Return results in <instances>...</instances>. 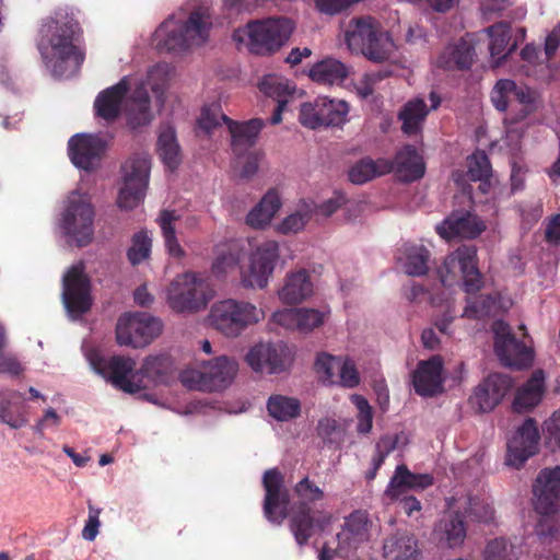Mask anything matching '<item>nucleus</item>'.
I'll return each mask as SVG.
<instances>
[{
	"label": "nucleus",
	"instance_id": "nucleus-53",
	"mask_svg": "<svg viewBox=\"0 0 560 560\" xmlns=\"http://www.w3.org/2000/svg\"><path fill=\"white\" fill-rule=\"evenodd\" d=\"M341 357L331 355L323 352L316 357L315 372L319 380L327 385H337V375L339 374V364Z\"/></svg>",
	"mask_w": 560,
	"mask_h": 560
},
{
	"label": "nucleus",
	"instance_id": "nucleus-56",
	"mask_svg": "<svg viewBox=\"0 0 560 560\" xmlns=\"http://www.w3.org/2000/svg\"><path fill=\"white\" fill-rule=\"evenodd\" d=\"M152 237L147 230H141L132 237V244L128 249V259L132 265H139L150 256Z\"/></svg>",
	"mask_w": 560,
	"mask_h": 560
},
{
	"label": "nucleus",
	"instance_id": "nucleus-30",
	"mask_svg": "<svg viewBox=\"0 0 560 560\" xmlns=\"http://www.w3.org/2000/svg\"><path fill=\"white\" fill-rule=\"evenodd\" d=\"M430 107L424 100L415 97L408 101L399 112L398 118L401 121V130L408 135L418 133L431 109H436L441 104V97L432 92L429 95Z\"/></svg>",
	"mask_w": 560,
	"mask_h": 560
},
{
	"label": "nucleus",
	"instance_id": "nucleus-3",
	"mask_svg": "<svg viewBox=\"0 0 560 560\" xmlns=\"http://www.w3.org/2000/svg\"><path fill=\"white\" fill-rule=\"evenodd\" d=\"M525 37V30L518 28L513 34L509 23H495L478 34H469L454 46H448L436 59V66L443 69L468 68L474 56L480 50L479 43L487 40L488 50L494 67L500 66Z\"/></svg>",
	"mask_w": 560,
	"mask_h": 560
},
{
	"label": "nucleus",
	"instance_id": "nucleus-45",
	"mask_svg": "<svg viewBox=\"0 0 560 560\" xmlns=\"http://www.w3.org/2000/svg\"><path fill=\"white\" fill-rule=\"evenodd\" d=\"M242 247L235 241H228L215 245L214 259L211 265V272L217 278L225 277L240 262Z\"/></svg>",
	"mask_w": 560,
	"mask_h": 560
},
{
	"label": "nucleus",
	"instance_id": "nucleus-43",
	"mask_svg": "<svg viewBox=\"0 0 560 560\" xmlns=\"http://www.w3.org/2000/svg\"><path fill=\"white\" fill-rule=\"evenodd\" d=\"M350 68L332 57L315 62L308 70L310 79L323 85H339L348 78Z\"/></svg>",
	"mask_w": 560,
	"mask_h": 560
},
{
	"label": "nucleus",
	"instance_id": "nucleus-38",
	"mask_svg": "<svg viewBox=\"0 0 560 560\" xmlns=\"http://www.w3.org/2000/svg\"><path fill=\"white\" fill-rule=\"evenodd\" d=\"M491 101L499 110H505L514 104H520L526 109L533 101V93L527 88L517 86L512 80L502 79L494 85Z\"/></svg>",
	"mask_w": 560,
	"mask_h": 560
},
{
	"label": "nucleus",
	"instance_id": "nucleus-27",
	"mask_svg": "<svg viewBox=\"0 0 560 560\" xmlns=\"http://www.w3.org/2000/svg\"><path fill=\"white\" fill-rule=\"evenodd\" d=\"M485 229L483 221L470 212H453L435 228L436 233L446 241L456 237L474 238Z\"/></svg>",
	"mask_w": 560,
	"mask_h": 560
},
{
	"label": "nucleus",
	"instance_id": "nucleus-2",
	"mask_svg": "<svg viewBox=\"0 0 560 560\" xmlns=\"http://www.w3.org/2000/svg\"><path fill=\"white\" fill-rule=\"evenodd\" d=\"M213 27L210 7L194 4L186 12L163 21L152 35L151 44L159 51L185 54L205 45Z\"/></svg>",
	"mask_w": 560,
	"mask_h": 560
},
{
	"label": "nucleus",
	"instance_id": "nucleus-33",
	"mask_svg": "<svg viewBox=\"0 0 560 560\" xmlns=\"http://www.w3.org/2000/svg\"><path fill=\"white\" fill-rule=\"evenodd\" d=\"M546 375L542 370H536L532 376L521 385L514 395L512 408L523 413L529 412L541 401L546 393Z\"/></svg>",
	"mask_w": 560,
	"mask_h": 560
},
{
	"label": "nucleus",
	"instance_id": "nucleus-46",
	"mask_svg": "<svg viewBox=\"0 0 560 560\" xmlns=\"http://www.w3.org/2000/svg\"><path fill=\"white\" fill-rule=\"evenodd\" d=\"M430 253L419 244H405L398 256L404 271L409 276H422L429 269Z\"/></svg>",
	"mask_w": 560,
	"mask_h": 560
},
{
	"label": "nucleus",
	"instance_id": "nucleus-35",
	"mask_svg": "<svg viewBox=\"0 0 560 560\" xmlns=\"http://www.w3.org/2000/svg\"><path fill=\"white\" fill-rule=\"evenodd\" d=\"M317 212V203L312 199H301L276 225L275 231L282 235H294L305 230Z\"/></svg>",
	"mask_w": 560,
	"mask_h": 560
},
{
	"label": "nucleus",
	"instance_id": "nucleus-51",
	"mask_svg": "<svg viewBox=\"0 0 560 560\" xmlns=\"http://www.w3.org/2000/svg\"><path fill=\"white\" fill-rule=\"evenodd\" d=\"M172 362L167 355L148 357L140 370L147 386L150 383H164L171 371Z\"/></svg>",
	"mask_w": 560,
	"mask_h": 560
},
{
	"label": "nucleus",
	"instance_id": "nucleus-32",
	"mask_svg": "<svg viewBox=\"0 0 560 560\" xmlns=\"http://www.w3.org/2000/svg\"><path fill=\"white\" fill-rule=\"evenodd\" d=\"M258 86L260 92L277 101V105L270 118V124H280L282 121V113L288 104L289 97L296 90L295 84L280 74H267L261 79Z\"/></svg>",
	"mask_w": 560,
	"mask_h": 560
},
{
	"label": "nucleus",
	"instance_id": "nucleus-52",
	"mask_svg": "<svg viewBox=\"0 0 560 560\" xmlns=\"http://www.w3.org/2000/svg\"><path fill=\"white\" fill-rule=\"evenodd\" d=\"M22 400V395L19 392L12 390L7 392L0 401V418L11 428L19 429L27 422L26 417L22 412H18L16 416H13L11 412V408L18 407Z\"/></svg>",
	"mask_w": 560,
	"mask_h": 560
},
{
	"label": "nucleus",
	"instance_id": "nucleus-4",
	"mask_svg": "<svg viewBox=\"0 0 560 560\" xmlns=\"http://www.w3.org/2000/svg\"><path fill=\"white\" fill-rule=\"evenodd\" d=\"M75 24L54 19L45 22L40 28L38 49L55 77L69 78L75 74L83 62L84 55L73 44Z\"/></svg>",
	"mask_w": 560,
	"mask_h": 560
},
{
	"label": "nucleus",
	"instance_id": "nucleus-15",
	"mask_svg": "<svg viewBox=\"0 0 560 560\" xmlns=\"http://www.w3.org/2000/svg\"><path fill=\"white\" fill-rule=\"evenodd\" d=\"M162 322L145 313H126L118 318L116 339L120 346L142 348L162 332Z\"/></svg>",
	"mask_w": 560,
	"mask_h": 560
},
{
	"label": "nucleus",
	"instance_id": "nucleus-8",
	"mask_svg": "<svg viewBox=\"0 0 560 560\" xmlns=\"http://www.w3.org/2000/svg\"><path fill=\"white\" fill-rule=\"evenodd\" d=\"M265 311L257 305L236 299H224L212 304L209 325L228 338L241 336L248 327L265 318Z\"/></svg>",
	"mask_w": 560,
	"mask_h": 560
},
{
	"label": "nucleus",
	"instance_id": "nucleus-60",
	"mask_svg": "<svg viewBox=\"0 0 560 560\" xmlns=\"http://www.w3.org/2000/svg\"><path fill=\"white\" fill-rule=\"evenodd\" d=\"M493 307L494 302L488 295L468 298L462 316L466 318L480 319L490 315Z\"/></svg>",
	"mask_w": 560,
	"mask_h": 560
},
{
	"label": "nucleus",
	"instance_id": "nucleus-37",
	"mask_svg": "<svg viewBox=\"0 0 560 560\" xmlns=\"http://www.w3.org/2000/svg\"><path fill=\"white\" fill-rule=\"evenodd\" d=\"M433 483L428 474H412L405 465L397 466L394 476L385 490V495L397 500L408 490H423Z\"/></svg>",
	"mask_w": 560,
	"mask_h": 560
},
{
	"label": "nucleus",
	"instance_id": "nucleus-49",
	"mask_svg": "<svg viewBox=\"0 0 560 560\" xmlns=\"http://www.w3.org/2000/svg\"><path fill=\"white\" fill-rule=\"evenodd\" d=\"M158 152L170 170H174L179 164L180 150L172 127L166 126L161 129L158 138Z\"/></svg>",
	"mask_w": 560,
	"mask_h": 560
},
{
	"label": "nucleus",
	"instance_id": "nucleus-24",
	"mask_svg": "<svg viewBox=\"0 0 560 560\" xmlns=\"http://www.w3.org/2000/svg\"><path fill=\"white\" fill-rule=\"evenodd\" d=\"M277 298L283 305H299L314 294L311 275L305 269L288 272L277 289Z\"/></svg>",
	"mask_w": 560,
	"mask_h": 560
},
{
	"label": "nucleus",
	"instance_id": "nucleus-11",
	"mask_svg": "<svg viewBox=\"0 0 560 560\" xmlns=\"http://www.w3.org/2000/svg\"><path fill=\"white\" fill-rule=\"evenodd\" d=\"M279 260L280 246L276 241H265L252 247L240 267L242 287L252 290L267 288Z\"/></svg>",
	"mask_w": 560,
	"mask_h": 560
},
{
	"label": "nucleus",
	"instance_id": "nucleus-54",
	"mask_svg": "<svg viewBox=\"0 0 560 560\" xmlns=\"http://www.w3.org/2000/svg\"><path fill=\"white\" fill-rule=\"evenodd\" d=\"M299 121L302 126L308 129L327 127L323 116L320 97L301 104L299 110Z\"/></svg>",
	"mask_w": 560,
	"mask_h": 560
},
{
	"label": "nucleus",
	"instance_id": "nucleus-57",
	"mask_svg": "<svg viewBox=\"0 0 560 560\" xmlns=\"http://www.w3.org/2000/svg\"><path fill=\"white\" fill-rule=\"evenodd\" d=\"M229 121H231V119L222 113L219 104H210L202 107L198 125L206 133H210L218 128L221 122H224L228 126Z\"/></svg>",
	"mask_w": 560,
	"mask_h": 560
},
{
	"label": "nucleus",
	"instance_id": "nucleus-41",
	"mask_svg": "<svg viewBox=\"0 0 560 560\" xmlns=\"http://www.w3.org/2000/svg\"><path fill=\"white\" fill-rule=\"evenodd\" d=\"M382 551L386 560H415L419 555L418 539L408 532H397L384 539Z\"/></svg>",
	"mask_w": 560,
	"mask_h": 560
},
{
	"label": "nucleus",
	"instance_id": "nucleus-29",
	"mask_svg": "<svg viewBox=\"0 0 560 560\" xmlns=\"http://www.w3.org/2000/svg\"><path fill=\"white\" fill-rule=\"evenodd\" d=\"M206 370L209 393L222 392L229 388L238 373V362L228 355H219L203 362Z\"/></svg>",
	"mask_w": 560,
	"mask_h": 560
},
{
	"label": "nucleus",
	"instance_id": "nucleus-61",
	"mask_svg": "<svg viewBox=\"0 0 560 560\" xmlns=\"http://www.w3.org/2000/svg\"><path fill=\"white\" fill-rule=\"evenodd\" d=\"M7 343L5 329L0 324V373L19 375L23 371V368L13 354L5 352Z\"/></svg>",
	"mask_w": 560,
	"mask_h": 560
},
{
	"label": "nucleus",
	"instance_id": "nucleus-58",
	"mask_svg": "<svg viewBox=\"0 0 560 560\" xmlns=\"http://www.w3.org/2000/svg\"><path fill=\"white\" fill-rule=\"evenodd\" d=\"M233 172L236 177L242 179L252 178L258 171V155L253 151L246 153L233 154Z\"/></svg>",
	"mask_w": 560,
	"mask_h": 560
},
{
	"label": "nucleus",
	"instance_id": "nucleus-36",
	"mask_svg": "<svg viewBox=\"0 0 560 560\" xmlns=\"http://www.w3.org/2000/svg\"><path fill=\"white\" fill-rule=\"evenodd\" d=\"M448 509H458L475 521L489 523L494 520L495 511L490 499L480 492L467 493L447 501Z\"/></svg>",
	"mask_w": 560,
	"mask_h": 560
},
{
	"label": "nucleus",
	"instance_id": "nucleus-1",
	"mask_svg": "<svg viewBox=\"0 0 560 560\" xmlns=\"http://www.w3.org/2000/svg\"><path fill=\"white\" fill-rule=\"evenodd\" d=\"M172 74L168 63L161 62L151 67L145 78L127 75L117 84L106 89L96 97V115L107 121L124 113L128 125L138 128L151 122L153 114L147 86L155 93L162 92Z\"/></svg>",
	"mask_w": 560,
	"mask_h": 560
},
{
	"label": "nucleus",
	"instance_id": "nucleus-59",
	"mask_svg": "<svg viewBox=\"0 0 560 560\" xmlns=\"http://www.w3.org/2000/svg\"><path fill=\"white\" fill-rule=\"evenodd\" d=\"M351 402L357 408V430L359 433L368 434L373 427V411L369 401L361 395L353 394L350 396Z\"/></svg>",
	"mask_w": 560,
	"mask_h": 560
},
{
	"label": "nucleus",
	"instance_id": "nucleus-50",
	"mask_svg": "<svg viewBox=\"0 0 560 560\" xmlns=\"http://www.w3.org/2000/svg\"><path fill=\"white\" fill-rule=\"evenodd\" d=\"M267 410L278 421H289L300 413V402L293 397L273 395L269 397Z\"/></svg>",
	"mask_w": 560,
	"mask_h": 560
},
{
	"label": "nucleus",
	"instance_id": "nucleus-31",
	"mask_svg": "<svg viewBox=\"0 0 560 560\" xmlns=\"http://www.w3.org/2000/svg\"><path fill=\"white\" fill-rule=\"evenodd\" d=\"M460 512L462 510L458 509H450L438 520L433 528V537L436 541L450 548L464 544L467 529Z\"/></svg>",
	"mask_w": 560,
	"mask_h": 560
},
{
	"label": "nucleus",
	"instance_id": "nucleus-26",
	"mask_svg": "<svg viewBox=\"0 0 560 560\" xmlns=\"http://www.w3.org/2000/svg\"><path fill=\"white\" fill-rule=\"evenodd\" d=\"M69 155L72 163L82 170H94L104 151V142L96 136L77 135L69 140Z\"/></svg>",
	"mask_w": 560,
	"mask_h": 560
},
{
	"label": "nucleus",
	"instance_id": "nucleus-6",
	"mask_svg": "<svg viewBox=\"0 0 560 560\" xmlns=\"http://www.w3.org/2000/svg\"><path fill=\"white\" fill-rule=\"evenodd\" d=\"M214 298V290L200 272L185 271L176 275L165 289L168 307L178 314L198 313Z\"/></svg>",
	"mask_w": 560,
	"mask_h": 560
},
{
	"label": "nucleus",
	"instance_id": "nucleus-16",
	"mask_svg": "<svg viewBox=\"0 0 560 560\" xmlns=\"http://www.w3.org/2000/svg\"><path fill=\"white\" fill-rule=\"evenodd\" d=\"M245 362L256 373L280 374L292 365L293 353L283 342L260 341L248 349Z\"/></svg>",
	"mask_w": 560,
	"mask_h": 560
},
{
	"label": "nucleus",
	"instance_id": "nucleus-9",
	"mask_svg": "<svg viewBox=\"0 0 560 560\" xmlns=\"http://www.w3.org/2000/svg\"><path fill=\"white\" fill-rule=\"evenodd\" d=\"M94 217L89 195L73 190L63 200L58 226L69 244L86 246L93 240Z\"/></svg>",
	"mask_w": 560,
	"mask_h": 560
},
{
	"label": "nucleus",
	"instance_id": "nucleus-55",
	"mask_svg": "<svg viewBox=\"0 0 560 560\" xmlns=\"http://www.w3.org/2000/svg\"><path fill=\"white\" fill-rule=\"evenodd\" d=\"M323 116L326 126H339L347 120L349 105L343 100H332L322 96Z\"/></svg>",
	"mask_w": 560,
	"mask_h": 560
},
{
	"label": "nucleus",
	"instance_id": "nucleus-42",
	"mask_svg": "<svg viewBox=\"0 0 560 560\" xmlns=\"http://www.w3.org/2000/svg\"><path fill=\"white\" fill-rule=\"evenodd\" d=\"M281 207L282 199L280 194L276 189L271 188L247 213L246 223L253 229H265L271 223Z\"/></svg>",
	"mask_w": 560,
	"mask_h": 560
},
{
	"label": "nucleus",
	"instance_id": "nucleus-18",
	"mask_svg": "<svg viewBox=\"0 0 560 560\" xmlns=\"http://www.w3.org/2000/svg\"><path fill=\"white\" fill-rule=\"evenodd\" d=\"M492 331L494 335V351L503 365L523 369L532 364V350L515 339L505 323L502 320L494 322Z\"/></svg>",
	"mask_w": 560,
	"mask_h": 560
},
{
	"label": "nucleus",
	"instance_id": "nucleus-62",
	"mask_svg": "<svg viewBox=\"0 0 560 560\" xmlns=\"http://www.w3.org/2000/svg\"><path fill=\"white\" fill-rule=\"evenodd\" d=\"M182 384L188 389L209 392L206 370L202 371L195 368H187L179 374Z\"/></svg>",
	"mask_w": 560,
	"mask_h": 560
},
{
	"label": "nucleus",
	"instance_id": "nucleus-22",
	"mask_svg": "<svg viewBox=\"0 0 560 560\" xmlns=\"http://www.w3.org/2000/svg\"><path fill=\"white\" fill-rule=\"evenodd\" d=\"M262 485L266 491L265 515L270 522L280 524L287 517L289 505V494L283 486V477L277 469H269L264 475Z\"/></svg>",
	"mask_w": 560,
	"mask_h": 560
},
{
	"label": "nucleus",
	"instance_id": "nucleus-64",
	"mask_svg": "<svg viewBox=\"0 0 560 560\" xmlns=\"http://www.w3.org/2000/svg\"><path fill=\"white\" fill-rule=\"evenodd\" d=\"M512 545L503 538L490 540L483 551L486 560H510Z\"/></svg>",
	"mask_w": 560,
	"mask_h": 560
},
{
	"label": "nucleus",
	"instance_id": "nucleus-40",
	"mask_svg": "<svg viewBox=\"0 0 560 560\" xmlns=\"http://www.w3.org/2000/svg\"><path fill=\"white\" fill-rule=\"evenodd\" d=\"M396 176L404 182H413L424 175L425 166L422 156L411 145L404 147L390 163Z\"/></svg>",
	"mask_w": 560,
	"mask_h": 560
},
{
	"label": "nucleus",
	"instance_id": "nucleus-44",
	"mask_svg": "<svg viewBox=\"0 0 560 560\" xmlns=\"http://www.w3.org/2000/svg\"><path fill=\"white\" fill-rule=\"evenodd\" d=\"M179 219L180 214L177 211L168 209L160 211L156 218V223L161 229L165 250L175 259H182L186 256V252L176 233V223Z\"/></svg>",
	"mask_w": 560,
	"mask_h": 560
},
{
	"label": "nucleus",
	"instance_id": "nucleus-23",
	"mask_svg": "<svg viewBox=\"0 0 560 560\" xmlns=\"http://www.w3.org/2000/svg\"><path fill=\"white\" fill-rule=\"evenodd\" d=\"M513 386L512 378L506 374L492 373L480 383L470 400L480 411L494 409Z\"/></svg>",
	"mask_w": 560,
	"mask_h": 560
},
{
	"label": "nucleus",
	"instance_id": "nucleus-34",
	"mask_svg": "<svg viewBox=\"0 0 560 560\" xmlns=\"http://www.w3.org/2000/svg\"><path fill=\"white\" fill-rule=\"evenodd\" d=\"M380 27V24L372 18L350 20L343 28V40L347 48L352 54L361 55Z\"/></svg>",
	"mask_w": 560,
	"mask_h": 560
},
{
	"label": "nucleus",
	"instance_id": "nucleus-21",
	"mask_svg": "<svg viewBox=\"0 0 560 560\" xmlns=\"http://www.w3.org/2000/svg\"><path fill=\"white\" fill-rule=\"evenodd\" d=\"M535 510L549 515L560 509V466L542 469L534 483Z\"/></svg>",
	"mask_w": 560,
	"mask_h": 560
},
{
	"label": "nucleus",
	"instance_id": "nucleus-28",
	"mask_svg": "<svg viewBox=\"0 0 560 560\" xmlns=\"http://www.w3.org/2000/svg\"><path fill=\"white\" fill-rule=\"evenodd\" d=\"M467 178L472 182H480L479 189L489 194L495 180L492 177L491 165L488 156L482 151H477L467 158V173L459 171L453 173V179L457 186L466 191Z\"/></svg>",
	"mask_w": 560,
	"mask_h": 560
},
{
	"label": "nucleus",
	"instance_id": "nucleus-39",
	"mask_svg": "<svg viewBox=\"0 0 560 560\" xmlns=\"http://www.w3.org/2000/svg\"><path fill=\"white\" fill-rule=\"evenodd\" d=\"M264 126L265 122L260 118H254L244 122L229 121L228 130L231 136L232 153L241 154L252 151Z\"/></svg>",
	"mask_w": 560,
	"mask_h": 560
},
{
	"label": "nucleus",
	"instance_id": "nucleus-10",
	"mask_svg": "<svg viewBox=\"0 0 560 560\" xmlns=\"http://www.w3.org/2000/svg\"><path fill=\"white\" fill-rule=\"evenodd\" d=\"M82 349L92 370L115 387L130 394L147 387L140 371H135V362L129 358L113 357L105 359L98 349L83 343Z\"/></svg>",
	"mask_w": 560,
	"mask_h": 560
},
{
	"label": "nucleus",
	"instance_id": "nucleus-7",
	"mask_svg": "<svg viewBox=\"0 0 560 560\" xmlns=\"http://www.w3.org/2000/svg\"><path fill=\"white\" fill-rule=\"evenodd\" d=\"M294 492L301 502V508L290 516V529L299 545L305 544L317 532L325 530L334 521L332 514L327 511L311 512L307 503L319 501L324 491L307 477L299 481Z\"/></svg>",
	"mask_w": 560,
	"mask_h": 560
},
{
	"label": "nucleus",
	"instance_id": "nucleus-48",
	"mask_svg": "<svg viewBox=\"0 0 560 560\" xmlns=\"http://www.w3.org/2000/svg\"><path fill=\"white\" fill-rule=\"evenodd\" d=\"M392 170L390 162L386 159H362L357 162L348 172L349 180L361 185L377 176L385 175Z\"/></svg>",
	"mask_w": 560,
	"mask_h": 560
},
{
	"label": "nucleus",
	"instance_id": "nucleus-19",
	"mask_svg": "<svg viewBox=\"0 0 560 560\" xmlns=\"http://www.w3.org/2000/svg\"><path fill=\"white\" fill-rule=\"evenodd\" d=\"M62 300L72 318L79 317L90 308L89 281L81 264L72 266L65 275Z\"/></svg>",
	"mask_w": 560,
	"mask_h": 560
},
{
	"label": "nucleus",
	"instance_id": "nucleus-47",
	"mask_svg": "<svg viewBox=\"0 0 560 560\" xmlns=\"http://www.w3.org/2000/svg\"><path fill=\"white\" fill-rule=\"evenodd\" d=\"M396 50L397 47L389 33L380 27L361 55L372 62L381 63L393 61L396 57Z\"/></svg>",
	"mask_w": 560,
	"mask_h": 560
},
{
	"label": "nucleus",
	"instance_id": "nucleus-25",
	"mask_svg": "<svg viewBox=\"0 0 560 560\" xmlns=\"http://www.w3.org/2000/svg\"><path fill=\"white\" fill-rule=\"evenodd\" d=\"M443 359L433 355L418 363L412 373V384L418 395L431 397L443 390Z\"/></svg>",
	"mask_w": 560,
	"mask_h": 560
},
{
	"label": "nucleus",
	"instance_id": "nucleus-63",
	"mask_svg": "<svg viewBox=\"0 0 560 560\" xmlns=\"http://www.w3.org/2000/svg\"><path fill=\"white\" fill-rule=\"evenodd\" d=\"M360 383V376L353 361L347 357H341L339 364V374L337 375V385L353 388Z\"/></svg>",
	"mask_w": 560,
	"mask_h": 560
},
{
	"label": "nucleus",
	"instance_id": "nucleus-14",
	"mask_svg": "<svg viewBox=\"0 0 560 560\" xmlns=\"http://www.w3.org/2000/svg\"><path fill=\"white\" fill-rule=\"evenodd\" d=\"M371 526L372 524L365 512H353L346 518L345 525L336 538L324 544L319 560H332L335 556H347L370 539Z\"/></svg>",
	"mask_w": 560,
	"mask_h": 560
},
{
	"label": "nucleus",
	"instance_id": "nucleus-17",
	"mask_svg": "<svg viewBox=\"0 0 560 560\" xmlns=\"http://www.w3.org/2000/svg\"><path fill=\"white\" fill-rule=\"evenodd\" d=\"M330 312L315 307H285L270 314L269 325L301 335H310L328 320Z\"/></svg>",
	"mask_w": 560,
	"mask_h": 560
},
{
	"label": "nucleus",
	"instance_id": "nucleus-20",
	"mask_svg": "<svg viewBox=\"0 0 560 560\" xmlns=\"http://www.w3.org/2000/svg\"><path fill=\"white\" fill-rule=\"evenodd\" d=\"M540 434L534 419H526L508 442L506 464L518 468L538 452Z\"/></svg>",
	"mask_w": 560,
	"mask_h": 560
},
{
	"label": "nucleus",
	"instance_id": "nucleus-12",
	"mask_svg": "<svg viewBox=\"0 0 560 560\" xmlns=\"http://www.w3.org/2000/svg\"><path fill=\"white\" fill-rule=\"evenodd\" d=\"M439 276L445 287L463 281L467 293L478 291L482 285L481 275L477 267V252L472 246H460L450 254L439 268Z\"/></svg>",
	"mask_w": 560,
	"mask_h": 560
},
{
	"label": "nucleus",
	"instance_id": "nucleus-13",
	"mask_svg": "<svg viewBox=\"0 0 560 560\" xmlns=\"http://www.w3.org/2000/svg\"><path fill=\"white\" fill-rule=\"evenodd\" d=\"M150 158L147 153H138L121 165V186L117 203L122 210L135 209L144 198L150 176Z\"/></svg>",
	"mask_w": 560,
	"mask_h": 560
},
{
	"label": "nucleus",
	"instance_id": "nucleus-5",
	"mask_svg": "<svg viewBox=\"0 0 560 560\" xmlns=\"http://www.w3.org/2000/svg\"><path fill=\"white\" fill-rule=\"evenodd\" d=\"M294 25L289 19H267L248 22L236 28L233 39L240 48L255 55H271L290 38Z\"/></svg>",
	"mask_w": 560,
	"mask_h": 560
}]
</instances>
